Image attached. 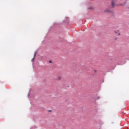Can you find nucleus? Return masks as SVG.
I'll list each match as a JSON object with an SVG mask.
<instances>
[{
  "label": "nucleus",
  "mask_w": 129,
  "mask_h": 129,
  "mask_svg": "<svg viewBox=\"0 0 129 129\" xmlns=\"http://www.w3.org/2000/svg\"><path fill=\"white\" fill-rule=\"evenodd\" d=\"M49 62V63H52V60H50Z\"/></svg>",
  "instance_id": "nucleus-6"
},
{
  "label": "nucleus",
  "mask_w": 129,
  "mask_h": 129,
  "mask_svg": "<svg viewBox=\"0 0 129 129\" xmlns=\"http://www.w3.org/2000/svg\"><path fill=\"white\" fill-rule=\"evenodd\" d=\"M36 54H37V52H35L34 54V57L32 58V61H34V60L35 59V57H36Z\"/></svg>",
  "instance_id": "nucleus-4"
},
{
  "label": "nucleus",
  "mask_w": 129,
  "mask_h": 129,
  "mask_svg": "<svg viewBox=\"0 0 129 129\" xmlns=\"http://www.w3.org/2000/svg\"><path fill=\"white\" fill-rule=\"evenodd\" d=\"M110 12H111V11H110L109 9H106L104 11V13H110Z\"/></svg>",
  "instance_id": "nucleus-3"
},
{
  "label": "nucleus",
  "mask_w": 129,
  "mask_h": 129,
  "mask_svg": "<svg viewBox=\"0 0 129 129\" xmlns=\"http://www.w3.org/2000/svg\"><path fill=\"white\" fill-rule=\"evenodd\" d=\"M94 72H97V70H94Z\"/></svg>",
  "instance_id": "nucleus-7"
},
{
  "label": "nucleus",
  "mask_w": 129,
  "mask_h": 129,
  "mask_svg": "<svg viewBox=\"0 0 129 129\" xmlns=\"http://www.w3.org/2000/svg\"><path fill=\"white\" fill-rule=\"evenodd\" d=\"M57 80L59 81V80H61V77H58V78H57Z\"/></svg>",
  "instance_id": "nucleus-5"
},
{
  "label": "nucleus",
  "mask_w": 129,
  "mask_h": 129,
  "mask_svg": "<svg viewBox=\"0 0 129 129\" xmlns=\"http://www.w3.org/2000/svg\"><path fill=\"white\" fill-rule=\"evenodd\" d=\"M119 32V30H115L114 31V33L115 34H117V36H120V33L119 32Z\"/></svg>",
  "instance_id": "nucleus-2"
},
{
  "label": "nucleus",
  "mask_w": 129,
  "mask_h": 129,
  "mask_svg": "<svg viewBox=\"0 0 129 129\" xmlns=\"http://www.w3.org/2000/svg\"><path fill=\"white\" fill-rule=\"evenodd\" d=\"M125 5V3L116 5L114 2L111 3L112 8H114V7H119V6H124Z\"/></svg>",
  "instance_id": "nucleus-1"
},
{
  "label": "nucleus",
  "mask_w": 129,
  "mask_h": 129,
  "mask_svg": "<svg viewBox=\"0 0 129 129\" xmlns=\"http://www.w3.org/2000/svg\"><path fill=\"white\" fill-rule=\"evenodd\" d=\"M115 40H116V38H115Z\"/></svg>",
  "instance_id": "nucleus-8"
}]
</instances>
